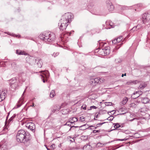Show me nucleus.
Instances as JSON below:
<instances>
[{"mask_svg": "<svg viewBox=\"0 0 150 150\" xmlns=\"http://www.w3.org/2000/svg\"><path fill=\"white\" fill-rule=\"evenodd\" d=\"M16 137L18 142L23 143L26 146L29 144L31 138L30 135L22 129L18 131Z\"/></svg>", "mask_w": 150, "mask_h": 150, "instance_id": "1", "label": "nucleus"}, {"mask_svg": "<svg viewBox=\"0 0 150 150\" xmlns=\"http://www.w3.org/2000/svg\"><path fill=\"white\" fill-rule=\"evenodd\" d=\"M39 37L41 39L48 44L54 41L56 38L55 35L53 33L47 32L41 33Z\"/></svg>", "mask_w": 150, "mask_h": 150, "instance_id": "2", "label": "nucleus"}, {"mask_svg": "<svg viewBox=\"0 0 150 150\" xmlns=\"http://www.w3.org/2000/svg\"><path fill=\"white\" fill-rule=\"evenodd\" d=\"M73 18L72 14L69 13H65L62 16L59 23H62V24L68 25L67 23H70L71 19Z\"/></svg>", "mask_w": 150, "mask_h": 150, "instance_id": "3", "label": "nucleus"}, {"mask_svg": "<svg viewBox=\"0 0 150 150\" xmlns=\"http://www.w3.org/2000/svg\"><path fill=\"white\" fill-rule=\"evenodd\" d=\"M9 84L12 91L16 90L18 87V82L16 78H13L10 80L9 81Z\"/></svg>", "mask_w": 150, "mask_h": 150, "instance_id": "4", "label": "nucleus"}, {"mask_svg": "<svg viewBox=\"0 0 150 150\" xmlns=\"http://www.w3.org/2000/svg\"><path fill=\"white\" fill-rule=\"evenodd\" d=\"M142 23L149 27L150 25V13H144L142 15Z\"/></svg>", "mask_w": 150, "mask_h": 150, "instance_id": "5", "label": "nucleus"}, {"mask_svg": "<svg viewBox=\"0 0 150 150\" xmlns=\"http://www.w3.org/2000/svg\"><path fill=\"white\" fill-rule=\"evenodd\" d=\"M104 80V79L102 78L98 77L91 79L89 83L93 86H95L98 83L100 84L102 83Z\"/></svg>", "mask_w": 150, "mask_h": 150, "instance_id": "6", "label": "nucleus"}, {"mask_svg": "<svg viewBox=\"0 0 150 150\" xmlns=\"http://www.w3.org/2000/svg\"><path fill=\"white\" fill-rule=\"evenodd\" d=\"M8 143L5 139L3 140L0 142V150H8Z\"/></svg>", "mask_w": 150, "mask_h": 150, "instance_id": "7", "label": "nucleus"}, {"mask_svg": "<svg viewBox=\"0 0 150 150\" xmlns=\"http://www.w3.org/2000/svg\"><path fill=\"white\" fill-rule=\"evenodd\" d=\"M41 72H42V74L40 75L41 78L43 82L45 83V79H47L49 78V73L48 71H41Z\"/></svg>", "mask_w": 150, "mask_h": 150, "instance_id": "8", "label": "nucleus"}, {"mask_svg": "<svg viewBox=\"0 0 150 150\" xmlns=\"http://www.w3.org/2000/svg\"><path fill=\"white\" fill-rule=\"evenodd\" d=\"M26 126L29 129H30L33 132H34L35 131V125L33 123L30 122L28 123L26 125Z\"/></svg>", "mask_w": 150, "mask_h": 150, "instance_id": "9", "label": "nucleus"}, {"mask_svg": "<svg viewBox=\"0 0 150 150\" xmlns=\"http://www.w3.org/2000/svg\"><path fill=\"white\" fill-rule=\"evenodd\" d=\"M6 91L3 90L0 91V102L2 101L5 99L6 96Z\"/></svg>", "mask_w": 150, "mask_h": 150, "instance_id": "10", "label": "nucleus"}, {"mask_svg": "<svg viewBox=\"0 0 150 150\" xmlns=\"http://www.w3.org/2000/svg\"><path fill=\"white\" fill-rule=\"evenodd\" d=\"M62 105L61 106H60L59 105H56L54 106L53 109L52 110V113H57L60 110V109L61 108H62Z\"/></svg>", "mask_w": 150, "mask_h": 150, "instance_id": "11", "label": "nucleus"}, {"mask_svg": "<svg viewBox=\"0 0 150 150\" xmlns=\"http://www.w3.org/2000/svg\"><path fill=\"white\" fill-rule=\"evenodd\" d=\"M99 51H103L105 54H109L110 52V47L109 46L105 47L103 49L100 50Z\"/></svg>", "mask_w": 150, "mask_h": 150, "instance_id": "12", "label": "nucleus"}, {"mask_svg": "<svg viewBox=\"0 0 150 150\" xmlns=\"http://www.w3.org/2000/svg\"><path fill=\"white\" fill-rule=\"evenodd\" d=\"M106 4L108 10L110 11H112L114 8V6L111 2L110 1H107L106 2Z\"/></svg>", "mask_w": 150, "mask_h": 150, "instance_id": "13", "label": "nucleus"}, {"mask_svg": "<svg viewBox=\"0 0 150 150\" xmlns=\"http://www.w3.org/2000/svg\"><path fill=\"white\" fill-rule=\"evenodd\" d=\"M35 62L36 63L38 66L40 68H41L42 64V59L39 58H37L35 59Z\"/></svg>", "mask_w": 150, "mask_h": 150, "instance_id": "14", "label": "nucleus"}, {"mask_svg": "<svg viewBox=\"0 0 150 150\" xmlns=\"http://www.w3.org/2000/svg\"><path fill=\"white\" fill-rule=\"evenodd\" d=\"M59 28L60 30L63 31L66 29L68 25L62 24V23H59Z\"/></svg>", "mask_w": 150, "mask_h": 150, "instance_id": "15", "label": "nucleus"}, {"mask_svg": "<svg viewBox=\"0 0 150 150\" xmlns=\"http://www.w3.org/2000/svg\"><path fill=\"white\" fill-rule=\"evenodd\" d=\"M91 149L92 147L88 144L85 145L83 147L84 150H91Z\"/></svg>", "mask_w": 150, "mask_h": 150, "instance_id": "16", "label": "nucleus"}, {"mask_svg": "<svg viewBox=\"0 0 150 150\" xmlns=\"http://www.w3.org/2000/svg\"><path fill=\"white\" fill-rule=\"evenodd\" d=\"M149 100L148 98H144L142 99V102L144 104L149 103Z\"/></svg>", "mask_w": 150, "mask_h": 150, "instance_id": "17", "label": "nucleus"}, {"mask_svg": "<svg viewBox=\"0 0 150 150\" xmlns=\"http://www.w3.org/2000/svg\"><path fill=\"white\" fill-rule=\"evenodd\" d=\"M147 84L146 83H142L139 87V89H142L146 86Z\"/></svg>", "mask_w": 150, "mask_h": 150, "instance_id": "18", "label": "nucleus"}, {"mask_svg": "<svg viewBox=\"0 0 150 150\" xmlns=\"http://www.w3.org/2000/svg\"><path fill=\"white\" fill-rule=\"evenodd\" d=\"M16 53L18 54L19 55H27V54L24 51H19L18 50H16Z\"/></svg>", "mask_w": 150, "mask_h": 150, "instance_id": "19", "label": "nucleus"}, {"mask_svg": "<svg viewBox=\"0 0 150 150\" xmlns=\"http://www.w3.org/2000/svg\"><path fill=\"white\" fill-rule=\"evenodd\" d=\"M139 82V81L137 80H135V81H129L127 82L126 83V84L127 85H130L131 84H132V83L133 84H136Z\"/></svg>", "mask_w": 150, "mask_h": 150, "instance_id": "20", "label": "nucleus"}, {"mask_svg": "<svg viewBox=\"0 0 150 150\" xmlns=\"http://www.w3.org/2000/svg\"><path fill=\"white\" fill-rule=\"evenodd\" d=\"M70 121H71V123H74L78 121V119L76 117H72L71 118H70Z\"/></svg>", "mask_w": 150, "mask_h": 150, "instance_id": "21", "label": "nucleus"}, {"mask_svg": "<svg viewBox=\"0 0 150 150\" xmlns=\"http://www.w3.org/2000/svg\"><path fill=\"white\" fill-rule=\"evenodd\" d=\"M127 101L128 98L127 97H125L123 99L122 101V104L123 105L125 104Z\"/></svg>", "mask_w": 150, "mask_h": 150, "instance_id": "22", "label": "nucleus"}, {"mask_svg": "<svg viewBox=\"0 0 150 150\" xmlns=\"http://www.w3.org/2000/svg\"><path fill=\"white\" fill-rule=\"evenodd\" d=\"M55 95V91L54 90H52L50 93V96L51 98L53 97Z\"/></svg>", "mask_w": 150, "mask_h": 150, "instance_id": "23", "label": "nucleus"}, {"mask_svg": "<svg viewBox=\"0 0 150 150\" xmlns=\"http://www.w3.org/2000/svg\"><path fill=\"white\" fill-rule=\"evenodd\" d=\"M16 115L14 114L8 120V122H11L16 117Z\"/></svg>", "mask_w": 150, "mask_h": 150, "instance_id": "24", "label": "nucleus"}, {"mask_svg": "<svg viewBox=\"0 0 150 150\" xmlns=\"http://www.w3.org/2000/svg\"><path fill=\"white\" fill-rule=\"evenodd\" d=\"M138 30L137 28V27L136 26H134L130 30V32H133L137 30Z\"/></svg>", "mask_w": 150, "mask_h": 150, "instance_id": "25", "label": "nucleus"}, {"mask_svg": "<svg viewBox=\"0 0 150 150\" xmlns=\"http://www.w3.org/2000/svg\"><path fill=\"white\" fill-rule=\"evenodd\" d=\"M114 125V127L115 129L117 128L120 127V124L118 123H114L113 124Z\"/></svg>", "mask_w": 150, "mask_h": 150, "instance_id": "26", "label": "nucleus"}, {"mask_svg": "<svg viewBox=\"0 0 150 150\" xmlns=\"http://www.w3.org/2000/svg\"><path fill=\"white\" fill-rule=\"evenodd\" d=\"M123 38L122 36H120L118 37L116 39L118 42V43L120 42L122 39Z\"/></svg>", "mask_w": 150, "mask_h": 150, "instance_id": "27", "label": "nucleus"}, {"mask_svg": "<svg viewBox=\"0 0 150 150\" xmlns=\"http://www.w3.org/2000/svg\"><path fill=\"white\" fill-rule=\"evenodd\" d=\"M85 120V117L83 116H81L79 118V120L81 122H83Z\"/></svg>", "mask_w": 150, "mask_h": 150, "instance_id": "28", "label": "nucleus"}, {"mask_svg": "<svg viewBox=\"0 0 150 150\" xmlns=\"http://www.w3.org/2000/svg\"><path fill=\"white\" fill-rule=\"evenodd\" d=\"M107 111L105 110H102L100 111V113L101 114H104L106 113Z\"/></svg>", "mask_w": 150, "mask_h": 150, "instance_id": "29", "label": "nucleus"}, {"mask_svg": "<svg viewBox=\"0 0 150 150\" xmlns=\"http://www.w3.org/2000/svg\"><path fill=\"white\" fill-rule=\"evenodd\" d=\"M114 118V117L113 116H111L110 117H108V118L107 119V120H108L112 121L113 120Z\"/></svg>", "mask_w": 150, "mask_h": 150, "instance_id": "30", "label": "nucleus"}, {"mask_svg": "<svg viewBox=\"0 0 150 150\" xmlns=\"http://www.w3.org/2000/svg\"><path fill=\"white\" fill-rule=\"evenodd\" d=\"M105 104L106 106H110V105H111L112 103L111 102H106L105 103Z\"/></svg>", "mask_w": 150, "mask_h": 150, "instance_id": "31", "label": "nucleus"}, {"mask_svg": "<svg viewBox=\"0 0 150 150\" xmlns=\"http://www.w3.org/2000/svg\"><path fill=\"white\" fill-rule=\"evenodd\" d=\"M72 123H71V122H68L65 125H67L69 126H70L71 125V124Z\"/></svg>", "mask_w": 150, "mask_h": 150, "instance_id": "32", "label": "nucleus"}, {"mask_svg": "<svg viewBox=\"0 0 150 150\" xmlns=\"http://www.w3.org/2000/svg\"><path fill=\"white\" fill-rule=\"evenodd\" d=\"M59 54V53L58 52L56 53H54L52 54V56H54V57H55L57 56H58Z\"/></svg>", "mask_w": 150, "mask_h": 150, "instance_id": "33", "label": "nucleus"}, {"mask_svg": "<svg viewBox=\"0 0 150 150\" xmlns=\"http://www.w3.org/2000/svg\"><path fill=\"white\" fill-rule=\"evenodd\" d=\"M105 123H106V122H102V123H98L97 124V127H99L100 126H101L103 124H104Z\"/></svg>", "mask_w": 150, "mask_h": 150, "instance_id": "34", "label": "nucleus"}, {"mask_svg": "<svg viewBox=\"0 0 150 150\" xmlns=\"http://www.w3.org/2000/svg\"><path fill=\"white\" fill-rule=\"evenodd\" d=\"M118 42L116 39H115L112 40V43L113 44H115Z\"/></svg>", "mask_w": 150, "mask_h": 150, "instance_id": "35", "label": "nucleus"}, {"mask_svg": "<svg viewBox=\"0 0 150 150\" xmlns=\"http://www.w3.org/2000/svg\"><path fill=\"white\" fill-rule=\"evenodd\" d=\"M86 107L87 106L86 105H83L81 107V108L84 110H86Z\"/></svg>", "mask_w": 150, "mask_h": 150, "instance_id": "36", "label": "nucleus"}, {"mask_svg": "<svg viewBox=\"0 0 150 150\" xmlns=\"http://www.w3.org/2000/svg\"><path fill=\"white\" fill-rule=\"evenodd\" d=\"M100 132V130H93V133H98V132Z\"/></svg>", "mask_w": 150, "mask_h": 150, "instance_id": "37", "label": "nucleus"}, {"mask_svg": "<svg viewBox=\"0 0 150 150\" xmlns=\"http://www.w3.org/2000/svg\"><path fill=\"white\" fill-rule=\"evenodd\" d=\"M134 95V94H133V95H132V96H131V98L133 99H136V98H137V97H138L139 96H136L135 97V96H134V95Z\"/></svg>", "mask_w": 150, "mask_h": 150, "instance_id": "38", "label": "nucleus"}, {"mask_svg": "<svg viewBox=\"0 0 150 150\" xmlns=\"http://www.w3.org/2000/svg\"><path fill=\"white\" fill-rule=\"evenodd\" d=\"M136 27H137V28L138 30L139 29L141 28L142 26L141 25H138L137 26H136Z\"/></svg>", "mask_w": 150, "mask_h": 150, "instance_id": "39", "label": "nucleus"}, {"mask_svg": "<svg viewBox=\"0 0 150 150\" xmlns=\"http://www.w3.org/2000/svg\"><path fill=\"white\" fill-rule=\"evenodd\" d=\"M112 112H113V115H114L115 113V111H114L113 110V111H112L110 112H108V114L109 115H110V113H111V114H112Z\"/></svg>", "mask_w": 150, "mask_h": 150, "instance_id": "40", "label": "nucleus"}, {"mask_svg": "<svg viewBox=\"0 0 150 150\" xmlns=\"http://www.w3.org/2000/svg\"><path fill=\"white\" fill-rule=\"evenodd\" d=\"M127 8H128L127 7L125 6H123L121 8V9L123 10L127 9Z\"/></svg>", "mask_w": 150, "mask_h": 150, "instance_id": "41", "label": "nucleus"}, {"mask_svg": "<svg viewBox=\"0 0 150 150\" xmlns=\"http://www.w3.org/2000/svg\"><path fill=\"white\" fill-rule=\"evenodd\" d=\"M55 146V145L54 144H52L50 146V147L51 148V149H52L53 150H54V147Z\"/></svg>", "mask_w": 150, "mask_h": 150, "instance_id": "42", "label": "nucleus"}, {"mask_svg": "<svg viewBox=\"0 0 150 150\" xmlns=\"http://www.w3.org/2000/svg\"><path fill=\"white\" fill-rule=\"evenodd\" d=\"M90 108H91L89 109V110H91V108H93V109H95L97 108V107H96V106H94V105L91 106L90 107Z\"/></svg>", "mask_w": 150, "mask_h": 150, "instance_id": "43", "label": "nucleus"}, {"mask_svg": "<svg viewBox=\"0 0 150 150\" xmlns=\"http://www.w3.org/2000/svg\"><path fill=\"white\" fill-rule=\"evenodd\" d=\"M137 92H138V94L139 95L138 96H139L142 94V91H137Z\"/></svg>", "mask_w": 150, "mask_h": 150, "instance_id": "44", "label": "nucleus"}, {"mask_svg": "<svg viewBox=\"0 0 150 150\" xmlns=\"http://www.w3.org/2000/svg\"><path fill=\"white\" fill-rule=\"evenodd\" d=\"M11 65L13 67H15L16 66V64L15 62H13L12 64Z\"/></svg>", "mask_w": 150, "mask_h": 150, "instance_id": "45", "label": "nucleus"}, {"mask_svg": "<svg viewBox=\"0 0 150 150\" xmlns=\"http://www.w3.org/2000/svg\"><path fill=\"white\" fill-rule=\"evenodd\" d=\"M78 127V126H71V127L70 128V129H69V131H70V130H71V128H73V127Z\"/></svg>", "mask_w": 150, "mask_h": 150, "instance_id": "46", "label": "nucleus"}, {"mask_svg": "<svg viewBox=\"0 0 150 150\" xmlns=\"http://www.w3.org/2000/svg\"><path fill=\"white\" fill-rule=\"evenodd\" d=\"M126 140V139H118L117 140H120V141H123Z\"/></svg>", "mask_w": 150, "mask_h": 150, "instance_id": "47", "label": "nucleus"}, {"mask_svg": "<svg viewBox=\"0 0 150 150\" xmlns=\"http://www.w3.org/2000/svg\"><path fill=\"white\" fill-rule=\"evenodd\" d=\"M45 147H46V148H47V150H53V149H49V148H48L47 147V146L46 145H45Z\"/></svg>", "mask_w": 150, "mask_h": 150, "instance_id": "48", "label": "nucleus"}, {"mask_svg": "<svg viewBox=\"0 0 150 150\" xmlns=\"http://www.w3.org/2000/svg\"><path fill=\"white\" fill-rule=\"evenodd\" d=\"M97 146H101V145H102V144L100 143H98L97 144Z\"/></svg>", "mask_w": 150, "mask_h": 150, "instance_id": "49", "label": "nucleus"}, {"mask_svg": "<svg viewBox=\"0 0 150 150\" xmlns=\"http://www.w3.org/2000/svg\"><path fill=\"white\" fill-rule=\"evenodd\" d=\"M91 127H94L95 129H96L98 127H97V125L96 126L94 127V126H91Z\"/></svg>", "mask_w": 150, "mask_h": 150, "instance_id": "50", "label": "nucleus"}, {"mask_svg": "<svg viewBox=\"0 0 150 150\" xmlns=\"http://www.w3.org/2000/svg\"><path fill=\"white\" fill-rule=\"evenodd\" d=\"M96 113L95 114V117H96V118H98V114H97V115H96Z\"/></svg>", "mask_w": 150, "mask_h": 150, "instance_id": "51", "label": "nucleus"}, {"mask_svg": "<svg viewBox=\"0 0 150 150\" xmlns=\"http://www.w3.org/2000/svg\"><path fill=\"white\" fill-rule=\"evenodd\" d=\"M8 128L6 127H5L4 128V130L5 131H6V130H8Z\"/></svg>", "mask_w": 150, "mask_h": 150, "instance_id": "52", "label": "nucleus"}, {"mask_svg": "<svg viewBox=\"0 0 150 150\" xmlns=\"http://www.w3.org/2000/svg\"><path fill=\"white\" fill-rule=\"evenodd\" d=\"M21 104H18L17 105V107L16 108H18L20 107L21 106Z\"/></svg>", "mask_w": 150, "mask_h": 150, "instance_id": "53", "label": "nucleus"}, {"mask_svg": "<svg viewBox=\"0 0 150 150\" xmlns=\"http://www.w3.org/2000/svg\"><path fill=\"white\" fill-rule=\"evenodd\" d=\"M124 76H126V74L125 73L124 74H122V77H123Z\"/></svg>", "mask_w": 150, "mask_h": 150, "instance_id": "54", "label": "nucleus"}, {"mask_svg": "<svg viewBox=\"0 0 150 150\" xmlns=\"http://www.w3.org/2000/svg\"><path fill=\"white\" fill-rule=\"evenodd\" d=\"M138 93V92H137V91H136L133 94H134V95H135V94H137Z\"/></svg>", "mask_w": 150, "mask_h": 150, "instance_id": "55", "label": "nucleus"}, {"mask_svg": "<svg viewBox=\"0 0 150 150\" xmlns=\"http://www.w3.org/2000/svg\"><path fill=\"white\" fill-rule=\"evenodd\" d=\"M86 124H85L84 125H83V126H81L80 127H81V128H83V127H84L85 125H86Z\"/></svg>", "mask_w": 150, "mask_h": 150, "instance_id": "56", "label": "nucleus"}, {"mask_svg": "<svg viewBox=\"0 0 150 150\" xmlns=\"http://www.w3.org/2000/svg\"><path fill=\"white\" fill-rule=\"evenodd\" d=\"M70 34H71V33H67V34L68 35H70Z\"/></svg>", "mask_w": 150, "mask_h": 150, "instance_id": "57", "label": "nucleus"}, {"mask_svg": "<svg viewBox=\"0 0 150 150\" xmlns=\"http://www.w3.org/2000/svg\"><path fill=\"white\" fill-rule=\"evenodd\" d=\"M25 90H24V92H23V94H22V96H23L24 94V93H25Z\"/></svg>", "mask_w": 150, "mask_h": 150, "instance_id": "58", "label": "nucleus"}, {"mask_svg": "<svg viewBox=\"0 0 150 150\" xmlns=\"http://www.w3.org/2000/svg\"><path fill=\"white\" fill-rule=\"evenodd\" d=\"M110 25L111 27L112 28H113V26L110 23Z\"/></svg>", "mask_w": 150, "mask_h": 150, "instance_id": "59", "label": "nucleus"}, {"mask_svg": "<svg viewBox=\"0 0 150 150\" xmlns=\"http://www.w3.org/2000/svg\"><path fill=\"white\" fill-rule=\"evenodd\" d=\"M87 128H86V127H85V128H83V130H85V129H86Z\"/></svg>", "mask_w": 150, "mask_h": 150, "instance_id": "60", "label": "nucleus"}, {"mask_svg": "<svg viewBox=\"0 0 150 150\" xmlns=\"http://www.w3.org/2000/svg\"><path fill=\"white\" fill-rule=\"evenodd\" d=\"M94 120H97L96 119V117H95L94 118Z\"/></svg>", "mask_w": 150, "mask_h": 150, "instance_id": "61", "label": "nucleus"}, {"mask_svg": "<svg viewBox=\"0 0 150 150\" xmlns=\"http://www.w3.org/2000/svg\"><path fill=\"white\" fill-rule=\"evenodd\" d=\"M34 104H33V105H32V106L33 107H34Z\"/></svg>", "mask_w": 150, "mask_h": 150, "instance_id": "62", "label": "nucleus"}, {"mask_svg": "<svg viewBox=\"0 0 150 150\" xmlns=\"http://www.w3.org/2000/svg\"><path fill=\"white\" fill-rule=\"evenodd\" d=\"M61 146V145L60 144L59 145V147H60Z\"/></svg>", "mask_w": 150, "mask_h": 150, "instance_id": "63", "label": "nucleus"}, {"mask_svg": "<svg viewBox=\"0 0 150 150\" xmlns=\"http://www.w3.org/2000/svg\"><path fill=\"white\" fill-rule=\"evenodd\" d=\"M149 103H150V99L149 100Z\"/></svg>", "mask_w": 150, "mask_h": 150, "instance_id": "64", "label": "nucleus"}]
</instances>
